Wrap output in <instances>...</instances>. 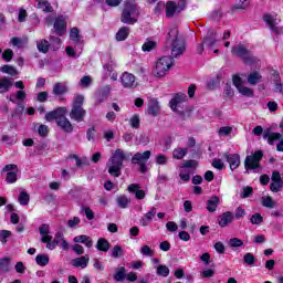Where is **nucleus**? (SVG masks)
<instances>
[{
    "label": "nucleus",
    "mask_w": 283,
    "mask_h": 283,
    "mask_svg": "<svg viewBox=\"0 0 283 283\" xmlns=\"http://www.w3.org/2000/svg\"><path fill=\"white\" fill-rule=\"evenodd\" d=\"M233 219H234L233 212L227 211V212L222 213L220 216L219 227H222V228L229 227V224H231V222H233Z\"/></svg>",
    "instance_id": "obj_25"
},
{
    "label": "nucleus",
    "mask_w": 283,
    "mask_h": 283,
    "mask_svg": "<svg viewBox=\"0 0 283 283\" xmlns=\"http://www.w3.org/2000/svg\"><path fill=\"white\" fill-rule=\"evenodd\" d=\"M129 125L133 127V129H139L140 128V116L138 114L133 115L129 118Z\"/></svg>",
    "instance_id": "obj_47"
},
{
    "label": "nucleus",
    "mask_w": 283,
    "mask_h": 283,
    "mask_svg": "<svg viewBox=\"0 0 283 283\" xmlns=\"http://www.w3.org/2000/svg\"><path fill=\"white\" fill-rule=\"evenodd\" d=\"M261 205L266 209H275L277 203L275 202V200H273V197L264 196L261 198Z\"/></svg>",
    "instance_id": "obj_29"
},
{
    "label": "nucleus",
    "mask_w": 283,
    "mask_h": 283,
    "mask_svg": "<svg viewBox=\"0 0 283 283\" xmlns=\"http://www.w3.org/2000/svg\"><path fill=\"white\" fill-rule=\"evenodd\" d=\"M2 171H7V182L8 185H14L17 182V174L19 172V167L14 164L7 165Z\"/></svg>",
    "instance_id": "obj_15"
},
{
    "label": "nucleus",
    "mask_w": 283,
    "mask_h": 283,
    "mask_svg": "<svg viewBox=\"0 0 283 283\" xmlns=\"http://www.w3.org/2000/svg\"><path fill=\"white\" fill-rule=\"evenodd\" d=\"M185 40L182 39H177L171 42V56L172 59H178V56H182L185 54Z\"/></svg>",
    "instance_id": "obj_14"
},
{
    "label": "nucleus",
    "mask_w": 283,
    "mask_h": 283,
    "mask_svg": "<svg viewBox=\"0 0 283 283\" xmlns=\"http://www.w3.org/2000/svg\"><path fill=\"white\" fill-rule=\"evenodd\" d=\"M158 213V209L156 207H151L139 220L142 227H149L150 223L154 222V218Z\"/></svg>",
    "instance_id": "obj_17"
},
{
    "label": "nucleus",
    "mask_w": 283,
    "mask_h": 283,
    "mask_svg": "<svg viewBox=\"0 0 283 283\" xmlns=\"http://www.w3.org/2000/svg\"><path fill=\"white\" fill-rule=\"evenodd\" d=\"M264 23H266L268 28L271 30V32H274L275 34H283V28L277 27V18L272 14H265L263 17Z\"/></svg>",
    "instance_id": "obj_12"
},
{
    "label": "nucleus",
    "mask_w": 283,
    "mask_h": 283,
    "mask_svg": "<svg viewBox=\"0 0 283 283\" xmlns=\"http://www.w3.org/2000/svg\"><path fill=\"white\" fill-rule=\"evenodd\" d=\"M65 114H67L66 107H57L54 111L45 114V120H48L49 123L55 120L57 123L59 120H62V118H65Z\"/></svg>",
    "instance_id": "obj_13"
},
{
    "label": "nucleus",
    "mask_w": 283,
    "mask_h": 283,
    "mask_svg": "<svg viewBox=\"0 0 283 283\" xmlns=\"http://www.w3.org/2000/svg\"><path fill=\"white\" fill-rule=\"evenodd\" d=\"M80 85L81 87H90L92 85V77L90 76H84L80 80Z\"/></svg>",
    "instance_id": "obj_62"
},
{
    "label": "nucleus",
    "mask_w": 283,
    "mask_h": 283,
    "mask_svg": "<svg viewBox=\"0 0 283 283\" xmlns=\"http://www.w3.org/2000/svg\"><path fill=\"white\" fill-rule=\"evenodd\" d=\"M139 253L146 255L147 258H154V250L149 245H144L140 248Z\"/></svg>",
    "instance_id": "obj_55"
},
{
    "label": "nucleus",
    "mask_w": 283,
    "mask_h": 283,
    "mask_svg": "<svg viewBox=\"0 0 283 283\" xmlns=\"http://www.w3.org/2000/svg\"><path fill=\"white\" fill-rule=\"evenodd\" d=\"M127 155L123 149H116L112 157L108 159V174L114 178H119L123 163L126 160Z\"/></svg>",
    "instance_id": "obj_1"
},
{
    "label": "nucleus",
    "mask_w": 283,
    "mask_h": 283,
    "mask_svg": "<svg viewBox=\"0 0 283 283\" xmlns=\"http://www.w3.org/2000/svg\"><path fill=\"white\" fill-rule=\"evenodd\" d=\"M253 244H264L266 242V237L264 234H255L252 237Z\"/></svg>",
    "instance_id": "obj_58"
},
{
    "label": "nucleus",
    "mask_w": 283,
    "mask_h": 283,
    "mask_svg": "<svg viewBox=\"0 0 283 283\" xmlns=\"http://www.w3.org/2000/svg\"><path fill=\"white\" fill-rule=\"evenodd\" d=\"M156 269H157V275L159 277H169L170 271H169V268L167 265L160 264Z\"/></svg>",
    "instance_id": "obj_42"
},
{
    "label": "nucleus",
    "mask_w": 283,
    "mask_h": 283,
    "mask_svg": "<svg viewBox=\"0 0 283 283\" xmlns=\"http://www.w3.org/2000/svg\"><path fill=\"white\" fill-rule=\"evenodd\" d=\"M143 52H151V50H156V42L146 41L142 46Z\"/></svg>",
    "instance_id": "obj_51"
},
{
    "label": "nucleus",
    "mask_w": 283,
    "mask_h": 283,
    "mask_svg": "<svg viewBox=\"0 0 283 283\" xmlns=\"http://www.w3.org/2000/svg\"><path fill=\"white\" fill-rule=\"evenodd\" d=\"M67 92V86L63 83H56L53 86V94H55V96H61L62 94H65Z\"/></svg>",
    "instance_id": "obj_37"
},
{
    "label": "nucleus",
    "mask_w": 283,
    "mask_h": 283,
    "mask_svg": "<svg viewBox=\"0 0 283 283\" xmlns=\"http://www.w3.org/2000/svg\"><path fill=\"white\" fill-rule=\"evenodd\" d=\"M18 201L22 206H28L30 203V195H28L25 191L20 192Z\"/></svg>",
    "instance_id": "obj_48"
},
{
    "label": "nucleus",
    "mask_w": 283,
    "mask_h": 283,
    "mask_svg": "<svg viewBox=\"0 0 283 283\" xmlns=\"http://www.w3.org/2000/svg\"><path fill=\"white\" fill-rule=\"evenodd\" d=\"M158 114H160V102L156 98H150L148 101V115L156 117Z\"/></svg>",
    "instance_id": "obj_19"
},
{
    "label": "nucleus",
    "mask_w": 283,
    "mask_h": 283,
    "mask_svg": "<svg viewBox=\"0 0 283 283\" xmlns=\"http://www.w3.org/2000/svg\"><path fill=\"white\" fill-rule=\"evenodd\" d=\"M128 192L129 193H135V198L137 200H145V190L140 189L139 184H132L128 186Z\"/></svg>",
    "instance_id": "obj_20"
},
{
    "label": "nucleus",
    "mask_w": 283,
    "mask_h": 283,
    "mask_svg": "<svg viewBox=\"0 0 283 283\" xmlns=\"http://www.w3.org/2000/svg\"><path fill=\"white\" fill-rule=\"evenodd\" d=\"M81 224V218L74 217L67 221V226L70 229H76Z\"/></svg>",
    "instance_id": "obj_60"
},
{
    "label": "nucleus",
    "mask_w": 283,
    "mask_h": 283,
    "mask_svg": "<svg viewBox=\"0 0 283 283\" xmlns=\"http://www.w3.org/2000/svg\"><path fill=\"white\" fill-rule=\"evenodd\" d=\"M231 134H233V127L231 126H222L220 129H219V136H231Z\"/></svg>",
    "instance_id": "obj_54"
},
{
    "label": "nucleus",
    "mask_w": 283,
    "mask_h": 283,
    "mask_svg": "<svg viewBox=\"0 0 283 283\" xmlns=\"http://www.w3.org/2000/svg\"><path fill=\"white\" fill-rule=\"evenodd\" d=\"M35 262L39 266H48V264H50V255H48V254H38L35 256Z\"/></svg>",
    "instance_id": "obj_35"
},
{
    "label": "nucleus",
    "mask_w": 283,
    "mask_h": 283,
    "mask_svg": "<svg viewBox=\"0 0 283 283\" xmlns=\"http://www.w3.org/2000/svg\"><path fill=\"white\" fill-rule=\"evenodd\" d=\"M82 211L85 213L87 220H94V211L90 207L82 208Z\"/></svg>",
    "instance_id": "obj_63"
},
{
    "label": "nucleus",
    "mask_w": 283,
    "mask_h": 283,
    "mask_svg": "<svg viewBox=\"0 0 283 283\" xmlns=\"http://www.w3.org/2000/svg\"><path fill=\"white\" fill-rule=\"evenodd\" d=\"M129 36V27H122L116 33L117 41H125Z\"/></svg>",
    "instance_id": "obj_34"
},
{
    "label": "nucleus",
    "mask_w": 283,
    "mask_h": 283,
    "mask_svg": "<svg viewBox=\"0 0 283 283\" xmlns=\"http://www.w3.org/2000/svg\"><path fill=\"white\" fill-rule=\"evenodd\" d=\"M0 72H2L3 74H9L10 76H17L19 74V72H17V69L10 65H3L2 67H0Z\"/></svg>",
    "instance_id": "obj_46"
},
{
    "label": "nucleus",
    "mask_w": 283,
    "mask_h": 283,
    "mask_svg": "<svg viewBox=\"0 0 283 283\" xmlns=\"http://www.w3.org/2000/svg\"><path fill=\"white\" fill-rule=\"evenodd\" d=\"M109 247H111V244L104 238L98 239V241L96 243L97 251L107 252V251H109Z\"/></svg>",
    "instance_id": "obj_36"
},
{
    "label": "nucleus",
    "mask_w": 283,
    "mask_h": 283,
    "mask_svg": "<svg viewBox=\"0 0 283 283\" xmlns=\"http://www.w3.org/2000/svg\"><path fill=\"white\" fill-rule=\"evenodd\" d=\"M83 103H85V97L83 95H76L73 99V106L70 113L71 120L76 123H83L85 120V109L83 108Z\"/></svg>",
    "instance_id": "obj_4"
},
{
    "label": "nucleus",
    "mask_w": 283,
    "mask_h": 283,
    "mask_svg": "<svg viewBox=\"0 0 283 283\" xmlns=\"http://www.w3.org/2000/svg\"><path fill=\"white\" fill-rule=\"evenodd\" d=\"M138 17H140L138 4L135 2H126L120 17L122 23L134 25L138 23Z\"/></svg>",
    "instance_id": "obj_2"
},
{
    "label": "nucleus",
    "mask_w": 283,
    "mask_h": 283,
    "mask_svg": "<svg viewBox=\"0 0 283 283\" xmlns=\"http://www.w3.org/2000/svg\"><path fill=\"white\" fill-rule=\"evenodd\" d=\"M233 56H239V59H242V61L247 64V65H255V63H258V57H255L251 51H249V49H247V46L244 44H237L234 46H232L231 50Z\"/></svg>",
    "instance_id": "obj_5"
},
{
    "label": "nucleus",
    "mask_w": 283,
    "mask_h": 283,
    "mask_svg": "<svg viewBox=\"0 0 283 283\" xmlns=\"http://www.w3.org/2000/svg\"><path fill=\"white\" fill-rule=\"evenodd\" d=\"M36 48L39 52H43V54H45L50 50V42H48V40H40L36 43Z\"/></svg>",
    "instance_id": "obj_39"
},
{
    "label": "nucleus",
    "mask_w": 283,
    "mask_h": 283,
    "mask_svg": "<svg viewBox=\"0 0 283 283\" xmlns=\"http://www.w3.org/2000/svg\"><path fill=\"white\" fill-rule=\"evenodd\" d=\"M116 202L120 209H127V207H129V202H132V200L129 198H127L126 196H119V197H117Z\"/></svg>",
    "instance_id": "obj_38"
},
{
    "label": "nucleus",
    "mask_w": 283,
    "mask_h": 283,
    "mask_svg": "<svg viewBox=\"0 0 283 283\" xmlns=\"http://www.w3.org/2000/svg\"><path fill=\"white\" fill-rule=\"evenodd\" d=\"M218 205H220V198L211 197L207 202V210L210 213H213L218 209Z\"/></svg>",
    "instance_id": "obj_28"
},
{
    "label": "nucleus",
    "mask_w": 283,
    "mask_h": 283,
    "mask_svg": "<svg viewBox=\"0 0 283 283\" xmlns=\"http://www.w3.org/2000/svg\"><path fill=\"white\" fill-rule=\"evenodd\" d=\"M39 136H48L50 128L46 125L41 124L38 128Z\"/></svg>",
    "instance_id": "obj_64"
},
{
    "label": "nucleus",
    "mask_w": 283,
    "mask_h": 283,
    "mask_svg": "<svg viewBox=\"0 0 283 283\" xmlns=\"http://www.w3.org/2000/svg\"><path fill=\"white\" fill-rule=\"evenodd\" d=\"M10 43L13 48H18L19 50H22V48H25V45H28V39L13 36L11 38Z\"/></svg>",
    "instance_id": "obj_32"
},
{
    "label": "nucleus",
    "mask_w": 283,
    "mask_h": 283,
    "mask_svg": "<svg viewBox=\"0 0 283 283\" xmlns=\"http://www.w3.org/2000/svg\"><path fill=\"white\" fill-rule=\"evenodd\" d=\"M126 273L127 270L125 269V266L119 268L114 275V280L116 282H123V280H125V277L127 276Z\"/></svg>",
    "instance_id": "obj_40"
},
{
    "label": "nucleus",
    "mask_w": 283,
    "mask_h": 283,
    "mask_svg": "<svg viewBox=\"0 0 283 283\" xmlns=\"http://www.w3.org/2000/svg\"><path fill=\"white\" fill-rule=\"evenodd\" d=\"M179 178L184 180V182H189L191 180V170L181 169Z\"/></svg>",
    "instance_id": "obj_50"
},
{
    "label": "nucleus",
    "mask_w": 283,
    "mask_h": 283,
    "mask_svg": "<svg viewBox=\"0 0 283 283\" xmlns=\"http://www.w3.org/2000/svg\"><path fill=\"white\" fill-rule=\"evenodd\" d=\"M70 36L74 41V43H76L81 48V50H83V41H81V34L78 29L76 28L71 29Z\"/></svg>",
    "instance_id": "obj_30"
},
{
    "label": "nucleus",
    "mask_w": 283,
    "mask_h": 283,
    "mask_svg": "<svg viewBox=\"0 0 283 283\" xmlns=\"http://www.w3.org/2000/svg\"><path fill=\"white\" fill-rule=\"evenodd\" d=\"M224 158H226L227 163H229L231 171H233V170L238 169V167H240V155L226 154Z\"/></svg>",
    "instance_id": "obj_23"
},
{
    "label": "nucleus",
    "mask_w": 283,
    "mask_h": 283,
    "mask_svg": "<svg viewBox=\"0 0 283 283\" xmlns=\"http://www.w3.org/2000/svg\"><path fill=\"white\" fill-rule=\"evenodd\" d=\"M12 85H13L12 80L8 77L0 78V94H6V92H9Z\"/></svg>",
    "instance_id": "obj_27"
},
{
    "label": "nucleus",
    "mask_w": 283,
    "mask_h": 283,
    "mask_svg": "<svg viewBox=\"0 0 283 283\" xmlns=\"http://www.w3.org/2000/svg\"><path fill=\"white\" fill-rule=\"evenodd\" d=\"M243 245H244V242L239 238H232L229 240V247H231L232 249H238Z\"/></svg>",
    "instance_id": "obj_53"
},
{
    "label": "nucleus",
    "mask_w": 283,
    "mask_h": 283,
    "mask_svg": "<svg viewBox=\"0 0 283 283\" xmlns=\"http://www.w3.org/2000/svg\"><path fill=\"white\" fill-rule=\"evenodd\" d=\"M177 12H182V9H180V2L178 4H176L174 1L166 3V17L171 18Z\"/></svg>",
    "instance_id": "obj_24"
},
{
    "label": "nucleus",
    "mask_w": 283,
    "mask_h": 283,
    "mask_svg": "<svg viewBox=\"0 0 283 283\" xmlns=\"http://www.w3.org/2000/svg\"><path fill=\"white\" fill-rule=\"evenodd\" d=\"M73 242H75V244H84L87 249H92V247H94L92 238L85 234L74 237Z\"/></svg>",
    "instance_id": "obj_22"
},
{
    "label": "nucleus",
    "mask_w": 283,
    "mask_h": 283,
    "mask_svg": "<svg viewBox=\"0 0 283 283\" xmlns=\"http://www.w3.org/2000/svg\"><path fill=\"white\" fill-rule=\"evenodd\" d=\"M260 81H262V75L258 71L252 72L248 75L249 85H258V83H260Z\"/></svg>",
    "instance_id": "obj_33"
},
{
    "label": "nucleus",
    "mask_w": 283,
    "mask_h": 283,
    "mask_svg": "<svg viewBox=\"0 0 283 283\" xmlns=\"http://www.w3.org/2000/svg\"><path fill=\"white\" fill-rule=\"evenodd\" d=\"M187 154H189V148L177 147L172 151V158L176 160H182Z\"/></svg>",
    "instance_id": "obj_31"
},
{
    "label": "nucleus",
    "mask_w": 283,
    "mask_h": 283,
    "mask_svg": "<svg viewBox=\"0 0 283 283\" xmlns=\"http://www.w3.org/2000/svg\"><path fill=\"white\" fill-rule=\"evenodd\" d=\"M151 158V151L146 150L144 153H136L135 156L132 157L130 163L133 165H138L139 171L145 174L147 171V163Z\"/></svg>",
    "instance_id": "obj_8"
},
{
    "label": "nucleus",
    "mask_w": 283,
    "mask_h": 283,
    "mask_svg": "<svg viewBox=\"0 0 283 283\" xmlns=\"http://www.w3.org/2000/svg\"><path fill=\"white\" fill-rule=\"evenodd\" d=\"M264 158V153L262 150H256L254 154L247 156L244 160L245 170L255 171V169H260V161Z\"/></svg>",
    "instance_id": "obj_9"
},
{
    "label": "nucleus",
    "mask_w": 283,
    "mask_h": 283,
    "mask_svg": "<svg viewBox=\"0 0 283 283\" xmlns=\"http://www.w3.org/2000/svg\"><path fill=\"white\" fill-rule=\"evenodd\" d=\"M10 271V259L2 258L0 259V273H8Z\"/></svg>",
    "instance_id": "obj_41"
},
{
    "label": "nucleus",
    "mask_w": 283,
    "mask_h": 283,
    "mask_svg": "<svg viewBox=\"0 0 283 283\" xmlns=\"http://www.w3.org/2000/svg\"><path fill=\"white\" fill-rule=\"evenodd\" d=\"M56 125L62 129V132H65L66 134H72L74 132V125H72V122H70L67 117L59 119V122H56Z\"/></svg>",
    "instance_id": "obj_21"
},
{
    "label": "nucleus",
    "mask_w": 283,
    "mask_h": 283,
    "mask_svg": "<svg viewBox=\"0 0 283 283\" xmlns=\"http://www.w3.org/2000/svg\"><path fill=\"white\" fill-rule=\"evenodd\" d=\"M271 185H270V190L273 193H280V191H282L283 189V177L282 174H280V171L274 170L272 172V177H271Z\"/></svg>",
    "instance_id": "obj_11"
},
{
    "label": "nucleus",
    "mask_w": 283,
    "mask_h": 283,
    "mask_svg": "<svg viewBox=\"0 0 283 283\" xmlns=\"http://www.w3.org/2000/svg\"><path fill=\"white\" fill-rule=\"evenodd\" d=\"M187 101V95L185 93L176 94L170 101V108L172 112H178V107H181L182 103Z\"/></svg>",
    "instance_id": "obj_18"
},
{
    "label": "nucleus",
    "mask_w": 283,
    "mask_h": 283,
    "mask_svg": "<svg viewBox=\"0 0 283 283\" xmlns=\"http://www.w3.org/2000/svg\"><path fill=\"white\" fill-rule=\"evenodd\" d=\"M1 142L6 143L7 145H15L17 138L10 137L9 135H2Z\"/></svg>",
    "instance_id": "obj_61"
},
{
    "label": "nucleus",
    "mask_w": 283,
    "mask_h": 283,
    "mask_svg": "<svg viewBox=\"0 0 283 283\" xmlns=\"http://www.w3.org/2000/svg\"><path fill=\"white\" fill-rule=\"evenodd\" d=\"M119 81L125 90H136L138 82H136V75L129 72L122 73Z\"/></svg>",
    "instance_id": "obj_10"
},
{
    "label": "nucleus",
    "mask_w": 283,
    "mask_h": 283,
    "mask_svg": "<svg viewBox=\"0 0 283 283\" xmlns=\"http://www.w3.org/2000/svg\"><path fill=\"white\" fill-rule=\"evenodd\" d=\"M250 222L251 224H262V222H264V217L260 213H254L251 216Z\"/></svg>",
    "instance_id": "obj_52"
},
{
    "label": "nucleus",
    "mask_w": 283,
    "mask_h": 283,
    "mask_svg": "<svg viewBox=\"0 0 283 283\" xmlns=\"http://www.w3.org/2000/svg\"><path fill=\"white\" fill-rule=\"evenodd\" d=\"M72 264L75 269H87V265L90 264V255L76 258L72 261Z\"/></svg>",
    "instance_id": "obj_26"
},
{
    "label": "nucleus",
    "mask_w": 283,
    "mask_h": 283,
    "mask_svg": "<svg viewBox=\"0 0 283 283\" xmlns=\"http://www.w3.org/2000/svg\"><path fill=\"white\" fill-rule=\"evenodd\" d=\"M111 255L112 258H115V259L123 258V255H125V252L123 251V247H120L119 244L115 245L111 251Z\"/></svg>",
    "instance_id": "obj_45"
},
{
    "label": "nucleus",
    "mask_w": 283,
    "mask_h": 283,
    "mask_svg": "<svg viewBox=\"0 0 283 283\" xmlns=\"http://www.w3.org/2000/svg\"><path fill=\"white\" fill-rule=\"evenodd\" d=\"M254 136H260L263 134L264 140H268L269 145H274L275 142L282 140V134L280 133H271V129H265L262 126H255L252 130Z\"/></svg>",
    "instance_id": "obj_7"
},
{
    "label": "nucleus",
    "mask_w": 283,
    "mask_h": 283,
    "mask_svg": "<svg viewBox=\"0 0 283 283\" xmlns=\"http://www.w3.org/2000/svg\"><path fill=\"white\" fill-rule=\"evenodd\" d=\"M40 235H41V240L44 244H46V249H49L50 251H54V249H56V247H59V238L61 237V233H57L55 235V239L52 241V235H50V226L49 224H42L40 227Z\"/></svg>",
    "instance_id": "obj_6"
},
{
    "label": "nucleus",
    "mask_w": 283,
    "mask_h": 283,
    "mask_svg": "<svg viewBox=\"0 0 283 283\" xmlns=\"http://www.w3.org/2000/svg\"><path fill=\"white\" fill-rule=\"evenodd\" d=\"M238 92L242 94V96H253V90L242 85L238 88Z\"/></svg>",
    "instance_id": "obj_59"
},
{
    "label": "nucleus",
    "mask_w": 283,
    "mask_h": 283,
    "mask_svg": "<svg viewBox=\"0 0 283 283\" xmlns=\"http://www.w3.org/2000/svg\"><path fill=\"white\" fill-rule=\"evenodd\" d=\"M174 67V57L161 56L159 57L153 67V76L155 78H165L169 74V70Z\"/></svg>",
    "instance_id": "obj_3"
},
{
    "label": "nucleus",
    "mask_w": 283,
    "mask_h": 283,
    "mask_svg": "<svg viewBox=\"0 0 283 283\" xmlns=\"http://www.w3.org/2000/svg\"><path fill=\"white\" fill-rule=\"evenodd\" d=\"M13 56H14V51H12L11 49H6L4 52L2 53V59L7 63H10Z\"/></svg>",
    "instance_id": "obj_57"
},
{
    "label": "nucleus",
    "mask_w": 283,
    "mask_h": 283,
    "mask_svg": "<svg viewBox=\"0 0 283 283\" xmlns=\"http://www.w3.org/2000/svg\"><path fill=\"white\" fill-rule=\"evenodd\" d=\"M243 262L244 264H248V266H253V264H255V256L252 253L248 252L243 256Z\"/></svg>",
    "instance_id": "obj_49"
},
{
    "label": "nucleus",
    "mask_w": 283,
    "mask_h": 283,
    "mask_svg": "<svg viewBox=\"0 0 283 283\" xmlns=\"http://www.w3.org/2000/svg\"><path fill=\"white\" fill-rule=\"evenodd\" d=\"M38 1V8L42 10L43 12H52V6L48 0H36Z\"/></svg>",
    "instance_id": "obj_44"
},
{
    "label": "nucleus",
    "mask_w": 283,
    "mask_h": 283,
    "mask_svg": "<svg viewBox=\"0 0 283 283\" xmlns=\"http://www.w3.org/2000/svg\"><path fill=\"white\" fill-rule=\"evenodd\" d=\"M56 34L59 36H63L67 32V22L65 21V17L60 15L55 19L54 25H53Z\"/></svg>",
    "instance_id": "obj_16"
},
{
    "label": "nucleus",
    "mask_w": 283,
    "mask_h": 283,
    "mask_svg": "<svg viewBox=\"0 0 283 283\" xmlns=\"http://www.w3.org/2000/svg\"><path fill=\"white\" fill-rule=\"evenodd\" d=\"M177 39L182 38L178 36V29L176 27H172L169 29L167 41L174 43V41H177Z\"/></svg>",
    "instance_id": "obj_43"
},
{
    "label": "nucleus",
    "mask_w": 283,
    "mask_h": 283,
    "mask_svg": "<svg viewBox=\"0 0 283 283\" xmlns=\"http://www.w3.org/2000/svg\"><path fill=\"white\" fill-rule=\"evenodd\" d=\"M12 235V232L10 230H0V242L2 244H6L8 242V238Z\"/></svg>",
    "instance_id": "obj_56"
}]
</instances>
